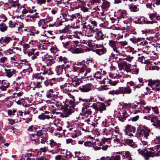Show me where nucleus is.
<instances>
[{
	"label": "nucleus",
	"mask_w": 160,
	"mask_h": 160,
	"mask_svg": "<svg viewBox=\"0 0 160 160\" xmlns=\"http://www.w3.org/2000/svg\"><path fill=\"white\" fill-rule=\"evenodd\" d=\"M82 81L78 78H72L69 80L68 83L65 84L60 86V88L62 91L65 92H67L69 91L72 87H76L81 83Z\"/></svg>",
	"instance_id": "1"
},
{
	"label": "nucleus",
	"mask_w": 160,
	"mask_h": 160,
	"mask_svg": "<svg viewBox=\"0 0 160 160\" xmlns=\"http://www.w3.org/2000/svg\"><path fill=\"white\" fill-rule=\"evenodd\" d=\"M62 15L65 22L73 21L75 22L76 24L79 23L80 22H81L83 19L82 15L79 13L71 15L64 13L62 14Z\"/></svg>",
	"instance_id": "2"
},
{
	"label": "nucleus",
	"mask_w": 160,
	"mask_h": 160,
	"mask_svg": "<svg viewBox=\"0 0 160 160\" xmlns=\"http://www.w3.org/2000/svg\"><path fill=\"white\" fill-rule=\"evenodd\" d=\"M132 89L128 85L126 87H120L116 90H112L108 92V94L112 95L119 94H129L132 93Z\"/></svg>",
	"instance_id": "3"
},
{
	"label": "nucleus",
	"mask_w": 160,
	"mask_h": 160,
	"mask_svg": "<svg viewBox=\"0 0 160 160\" xmlns=\"http://www.w3.org/2000/svg\"><path fill=\"white\" fill-rule=\"evenodd\" d=\"M139 153L146 160H148L150 157L160 156V150L156 152L152 149L148 151L147 149L142 150Z\"/></svg>",
	"instance_id": "4"
},
{
	"label": "nucleus",
	"mask_w": 160,
	"mask_h": 160,
	"mask_svg": "<svg viewBox=\"0 0 160 160\" xmlns=\"http://www.w3.org/2000/svg\"><path fill=\"white\" fill-rule=\"evenodd\" d=\"M72 44L70 48L69 51L73 53H79L83 52V51L80 48V45H81L79 42L77 41H73Z\"/></svg>",
	"instance_id": "5"
},
{
	"label": "nucleus",
	"mask_w": 160,
	"mask_h": 160,
	"mask_svg": "<svg viewBox=\"0 0 160 160\" xmlns=\"http://www.w3.org/2000/svg\"><path fill=\"white\" fill-rule=\"evenodd\" d=\"M116 138L114 139V141L116 142L119 143H122L124 145H127L133 148H136L137 147V145L135 144L133 142V140L132 139H127L126 140H122L120 141V139L117 138V135H115Z\"/></svg>",
	"instance_id": "6"
},
{
	"label": "nucleus",
	"mask_w": 160,
	"mask_h": 160,
	"mask_svg": "<svg viewBox=\"0 0 160 160\" xmlns=\"http://www.w3.org/2000/svg\"><path fill=\"white\" fill-rule=\"evenodd\" d=\"M75 111V108L70 106L64 107L62 111L60 112V116L62 118L67 117Z\"/></svg>",
	"instance_id": "7"
},
{
	"label": "nucleus",
	"mask_w": 160,
	"mask_h": 160,
	"mask_svg": "<svg viewBox=\"0 0 160 160\" xmlns=\"http://www.w3.org/2000/svg\"><path fill=\"white\" fill-rule=\"evenodd\" d=\"M108 45L113 50L117 53V56L122 55V54L120 53L118 50V48L117 47L118 45V41L110 40L109 41Z\"/></svg>",
	"instance_id": "8"
},
{
	"label": "nucleus",
	"mask_w": 160,
	"mask_h": 160,
	"mask_svg": "<svg viewBox=\"0 0 160 160\" xmlns=\"http://www.w3.org/2000/svg\"><path fill=\"white\" fill-rule=\"evenodd\" d=\"M93 86L91 83H88L79 87V90L83 92H87L92 90Z\"/></svg>",
	"instance_id": "9"
},
{
	"label": "nucleus",
	"mask_w": 160,
	"mask_h": 160,
	"mask_svg": "<svg viewBox=\"0 0 160 160\" xmlns=\"http://www.w3.org/2000/svg\"><path fill=\"white\" fill-rule=\"evenodd\" d=\"M117 153L120 154L122 159H127L128 160L132 159L131 153L128 151H123L118 152Z\"/></svg>",
	"instance_id": "10"
},
{
	"label": "nucleus",
	"mask_w": 160,
	"mask_h": 160,
	"mask_svg": "<svg viewBox=\"0 0 160 160\" xmlns=\"http://www.w3.org/2000/svg\"><path fill=\"white\" fill-rule=\"evenodd\" d=\"M120 155V154H117L116 152L114 155L111 157L108 156H103L100 158V160H121Z\"/></svg>",
	"instance_id": "11"
},
{
	"label": "nucleus",
	"mask_w": 160,
	"mask_h": 160,
	"mask_svg": "<svg viewBox=\"0 0 160 160\" xmlns=\"http://www.w3.org/2000/svg\"><path fill=\"white\" fill-rule=\"evenodd\" d=\"M90 25V32L88 33V34L87 35L88 36H92V33L94 32L95 27H97V22L95 21H91L89 22Z\"/></svg>",
	"instance_id": "12"
},
{
	"label": "nucleus",
	"mask_w": 160,
	"mask_h": 160,
	"mask_svg": "<svg viewBox=\"0 0 160 160\" xmlns=\"http://www.w3.org/2000/svg\"><path fill=\"white\" fill-rule=\"evenodd\" d=\"M119 116L118 120L121 122H123L127 118V112L125 110H121L118 112Z\"/></svg>",
	"instance_id": "13"
},
{
	"label": "nucleus",
	"mask_w": 160,
	"mask_h": 160,
	"mask_svg": "<svg viewBox=\"0 0 160 160\" xmlns=\"http://www.w3.org/2000/svg\"><path fill=\"white\" fill-rule=\"evenodd\" d=\"M5 76L9 78H11L14 74H16V70L13 69H5Z\"/></svg>",
	"instance_id": "14"
},
{
	"label": "nucleus",
	"mask_w": 160,
	"mask_h": 160,
	"mask_svg": "<svg viewBox=\"0 0 160 160\" xmlns=\"http://www.w3.org/2000/svg\"><path fill=\"white\" fill-rule=\"evenodd\" d=\"M101 47L100 48L94 50L96 53L99 55H101L106 53L107 52V49L103 45H99Z\"/></svg>",
	"instance_id": "15"
},
{
	"label": "nucleus",
	"mask_w": 160,
	"mask_h": 160,
	"mask_svg": "<svg viewBox=\"0 0 160 160\" xmlns=\"http://www.w3.org/2000/svg\"><path fill=\"white\" fill-rule=\"evenodd\" d=\"M82 119L85 118H88V116L92 113V111L89 109L85 110L83 109H82Z\"/></svg>",
	"instance_id": "16"
},
{
	"label": "nucleus",
	"mask_w": 160,
	"mask_h": 160,
	"mask_svg": "<svg viewBox=\"0 0 160 160\" xmlns=\"http://www.w3.org/2000/svg\"><path fill=\"white\" fill-rule=\"evenodd\" d=\"M49 144L51 148H54L55 147V148H56L58 151H59L61 149V144L57 143L53 139H51L50 140Z\"/></svg>",
	"instance_id": "17"
},
{
	"label": "nucleus",
	"mask_w": 160,
	"mask_h": 160,
	"mask_svg": "<svg viewBox=\"0 0 160 160\" xmlns=\"http://www.w3.org/2000/svg\"><path fill=\"white\" fill-rule=\"evenodd\" d=\"M57 79L55 78L51 79L48 80L44 82V84L46 86H52L56 84V80Z\"/></svg>",
	"instance_id": "18"
},
{
	"label": "nucleus",
	"mask_w": 160,
	"mask_h": 160,
	"mask_svg": "<svg viewBox=\"0 0 160 160\" xmlns=\"http://www.w3.org/2000/svg\"><path fill=\"white\" fill-rule=\"evenodd\" d=\"M65 65L62 64V65H59L57 66L55 68V70L57 74L59 75L62 74L63 72L65 71V69L64 67Z\"/></svg>",
	"instance_id": "19"
},
{
	"label": "nucleus",
	"mask_w": 160,
	"mask_h": 160,
	"mask_svg": "<svg viewBox=\"0 0 160 160\" xmlns=\"http://www.w3.org/2000/svg\"><path fill=\"white\" fill-rule=\"evenodd\" d=\"M150 132L147 131H146V132H139L138 133L141 138H143V139H145L146 140H148V137L149 136V133Z\"/></svg>",
	"instance_id": "20"
},
{
	"label": "nucleus",
	"mask_w": 160,
	"mask_h": 160,
	"mask_svg": "<svg viewBox=\"0 0 160 160\" xmlns=\"http://www.w3.org/2000/svg\"><path fill=\"white\" fill-rule=\"evenodd\" d=\"M147 131L150 132V129L144 125H142L140 124L138 126V127L137 128V132L138 133L139 132H146V131Z\"/></svg>",
	"instance_id": "21"
},
{
	"label": "nucleus",
	"mask_w": 160,
	"mask_h": 160,
	"mask_svg": "<svg viewBox=\"0 0 160 160\" xmlns=\"http://www.w3.org/2000/svg\"><path fill=\"white\" fill-rule=\"evenodd\" d=\"M46 97L48 98H52L53 97H56L55 91L52 89H50L47 92Z\"/></svg>",
	"instance_id": "22"
},
{
	"label": "nucleus",
	"mask_w": 160,
	"mask_h": 160,
	"mask_svg": "<svg viewBox=\"0 0 160 160\" xmlns=\"http://www.w3.org/2000/svg\"><path fill=\"white\" fill-rule=\"evenodd\" d=\"M135 130V128L130 125L128 124L125 127V131L126 132H131L134 133Z\"/></svg>",
	"instance_id": "23"
},
{
	"label": "nucleus",
	"mask_w": 160,
	"mask_h": 160,
	"mask_svg": "<svg viewBox=\"0 0 160 160\" xmlns=\"http://www.w3.org/2000/svg\"><path fill=\"white\" fill-rule=\"evenodd\" d=\"M98 111L102 113L103 111H105L106 110V105L105 103L102 102H98Z\"/></svg>",
	"instance_id": "24"
},
{
	"label": "nucleus",
	"mask_w": 160,
	"mask_h": 160,
	"mask_svg": "<svg viewBox=\"0 0 160 160\" xmlns=\"http://www.w3.org/2000/svg\"><path fill=\"white\" fill-rule=\"evenodd\" d=\"M109 132L112 135L114 134H118L119 133V128L118 126H116L114 128H111L109 130Z\"/></svg>",
	"instance_id": "25"
},
{
	"label": "nucleus",
	"mask_w": 160,
	"mask_h": 160,
	"mask_svg": "<svg viewBox=\"0 0 160 160\" xmlns=\"http://www.w3.org/2000/svg\"><path fill=\"white\" fill-rule=\"evenodd\" d=\"M11 40L12 38L8 36H5L4 38L2 37L0 39L1 43L5 44H8Z\"/></svg>",
	"instance_id": "26"
},
{
	"label": "nucleus",
	"mask_w": 160,
	"mask_h": 160,
	"mask_svg": "<svg viewBox=\"0 0 160 160\" xmlns=\"http://www.w3.org/2000/svg\"><path fill=\"white\" fill-rule=\"evenodd\" d=\"M72 43V42H71L70 41H68L62 44V46L63 48L68 51H69Z\"/></svg>",
	"instance_id": "27"
},
{
	"label": "nucleus",
	"mask_w": 160,
	"mask_h": 160,
	"mask_svg": "<svg viewBox=\"0 0 160 160\" xmlns=\"http://www.w3.org/2000/svg\"><path fill=\"white\" fill-rule=\"evenodd\" d=\"M160 16L158 14L157 12L153 13H150L149 15V18L151 20L153 21L154 20H156L158 19V18H160Z\"/></svg>",
	"instance_id": "28"
},
{
	"label": "nucleus",
	"mask_w": 160,
	"mask_h": 160,
	"mask_svg": "<svg viewBox=\"0 0 160 160\" xmlns=\"http://www.w3.org/2000/svg\"><path fill=\"white\" fill-rule=\"evenodd\" d=\"M96 35V38L97 40H103L105 37H104V35L102 34V32L101 31L98 30L97 31Z\"/></svg>",
	"instance_id": "29"
},
{
	"label": "nucleus",
	"mask_w": 160,
	"mask_h": 160,
	"mask_svg": "<svg viewBox=\"0 0 160 160\" xmlns=\"http://www.w3.org/2000/svg\"><path fill=\"white\" fill-rule=\"evenodd\" d=\"M160 84V80H151L149 81L148 83V85L149 86L151 85H152L151 87H152L153 85H155L156 88Z\"/></svg>",
	"instance_id": "30"
},
{
	"label": "nucleus",
	"mask_w": 160,
	"mask_h": 160,
	"mask_svg": "<svg viewBox=\"0 0 160 160\" xmlns=\"http://www.w3.org/2000/svg\"><path fill=\"white\" fill-rule=\"evenodd\" d=\"M40 74L41 73L33 74L32 76V79H35L37 82H41L42 80L44 79V78L41 76L40 75Z\"/></svg>",
	"instance_id": "31"
},
{
	"label": "nucleus",
	"mask_w": 160,
	"mask_h": 160,
	"mask_svg": "<svg viewBox=\"0 0 160 160\" xmlns=\"http://www.w3.org/2000/svg\"><path fill=\"white\" fill-rule=\"evenodd\" d=\"M52 116H50V115H46L44 113H42L38 116V118L39 119L42 120H44L46 119H49Z\"/></svg>",
	"instance_id": "32"
},
{
	"label": "nucleus",
	"mask_w": 160,
	"mask_h": 160,
	"mask_svg": "<svg viewBox=\"0 0 160 160\" xmlns=\"http://www.w3.org/2000/svg\"><path fill=\"white\" fill-rule=\"evenodd\" d=\"M81 25H82V28L84 29H87V30L90 32L89 22H87L84 21L82 22Z\"/></svg>",
	"instance_id": "33"
},
{
	"label": "nucleus",
	"mask_w": 160,
	"mask_h": 160,
	"mask_svg": "<svg viewBox=\"0 0 160 160\" xmlns=\"http://www.w3.org/2000/svg\"><path fill=\"white\" fill-rule=\"evenodd\" d=\"M82 119L84 120L85 122H87L88 125H91L93 127H95L96 126V124L94 122H93L90 118H85Z\"/></svg>",
	"instance_id": "34"
},
{
	"label": "nucleus",
	"mask_w": 160,
	"mask_h": 160,
	"mask_svg": "<svg viewBox=\"0 0 160 160\" xmlns=\"http://www.w3.org/2000/svg\"><path fill=\"white\" fill-rule=\"evenodd\" d=\"M118 66L120 71L122 70L124 66H125L127 64L126 62H122L121 63L118 62Z\"/></svg>",
	"instance_id": "35"
},
{
	"label": "nucleus",
	"mask_w": 160,
	"mask_h": 160,
	"mask_svg": "<svg viewBox=\"0 0 160 160\" xmlns=\"http://www.w3.org/2000/svg\"><path fill=\"white\" fill-rule=\"evenodd\" d=\"M129 7L132 12H136L139 10V8L137 7L136 5H132L130 4L129 5Z\"/></svg>",
	"instance_id": "36"
},
{
	"label": "nucleus",
	"mask_w": 160,
	"mask_h": 160,
	"mask_svg": "<svg viewBox=\"0 0 160 160\" xmlns=\"http://www.w3.org/2000/svg\"><path fill=\"white\" fill-rule=\"evenodd\" d=\"M8 27L6 26V24L3 23L0 24V30L3 32L7 30Z\"/></svg>",
	"instance_id": "37"
},
{
	"label": "nucleus",
	"mask_w": 160,
	"mask_h": 160,
	"mask_svg": "<svg viewBox=\"0 0 160 160\" xmlns=\"http://www.w3.org/2000/svg\"><path fill=\"white\" fill-rule=\"evenodd\" d=\"M144 39L143 38H131L130 40L133 42H138L141 41H143Z\"/></svg>",
	"instance_id": "38"
},
{
	"label": "nucleus",
	"mask_w": 160,
	"mask_h": 160,
	"mask_svg": "<svg viewBox=\"0 0 160 160\" xmlns=\"http://www.w3.org/2000/svg\"><path fill=\"white\" fill-rule=\"evenodd\" d=\"M110 5L109 2L106 0H103V2L102 5V7L104 9L109 8Z\"/></svg>",
	"instance_id": "39"
},
{
	"label": "nucleus",
	"mask_w": 160,
	"mask_h": 160,
	"mask_svg": "<svg viewBox=\"0 0 160 160\" xmlns=\"http://www.w3.org/2000/svg\"><path fill=\"white\" fill-rule=\"evenodd\" d=\"M143 113H149L151 110V106H148L143 107Z\"/></svg>",
	"instance_id": "40"
},
{
	"label": "nucleus",
	"mask_w": 160,
	"mask_h": 160,
	"mask_svg": "<svg viewBox=\"0 0 160 160\" xmlns=\"http://www.w3.org/2000/svg\"><path fill=\"white\" fill-rule=\"evenodd\" d=\"M126 51L130 53H132V54H134L137 52V51L134 50V49L130 47H128L126 48Z\"/></svg>",
	"instance_id": "41"
},
{
	"label": "nucleus",
	"mask_w": 160,
	"mask_h": 160,
	"mask_svg": "<svg viewBox=\"0 0 160 160\" xmlns=\"http://www.w3.org/2000/svg\"><path fill=\"white\" fill-rule=\"evenodd\" d=\"M60 39L61 41V42L62 44H63L65 42L68 41V39L65 36L62 35L60 37Z\"/></svg>",
	"instance_id": "42"
},
{
	"label": "nucleus",
	"mask_w": 160,
	"mask_h": 160,
	"mask_svg": "<svg viewBox=\"0 0 160 160\" xmlns=\"http://www.w3.org/2000/svg\"><path fill=\"white\" fill-rule=\"evenodd\" d=\"M94 98L92 97H91L90 98L88 99H81V100L84 102H85L87 103H88L90 102H92L94 101Z\"/></svg>",
	"instance_id": "43"
},
{
	"label": "nucleus",
	"mask_w": 160,
	"mask_h": 160,
	"mask_svg": "<svg viewBox=\"0 0 160 160\" xmlns=\"http://www.w3.org/2000/svg\"><path fill=\"white\" fill-rule=\"evenodd\" d=\"M72 100H70V101H69V104L70 105V107H73V108H74V107L75 105L74 98L73 96H72Z\"/></svg>",
	"instance_id": "44"
},
{
	"label": "nucleus",
	"mask_w": 160,
	"mask_h": 160,
	"mask_svg": "<svg viewBox=\"0 0 160 160\" xmlns=\"http://www.w3.org/2000/svg\"><path fill=\"white\" fill-rule=\"evenodd\" d=\"M9 25V27L11 28H14L16 27V26H18V24L17 22H14L12 21H10L8 23Z\"/></svg>",
	"instance_id": "45"
},
{
	"label": "nucleus",
	"mask_w": 160,
	"mask_h": 160,
	"mask_svg": "<svg viewBox=\"0 0 160 160\" xmlns=\"http://www.w3.org/2000/svg\"><path fill=\"white\" fill-rule=\"evenodd\" d=\"M73 156L71 153L69 152L67 150L66 151V155L65 156V158H66L67 160H68V158H71Z\"/></svg>",
	"instance_id": "46"
},
{
	"label": "nucleus",
	"mask_w": 160,
	"mask_h": 160,
	"mask_svg": "<svg viewBox=\"0 0 160 160\" xmlns=\"http://www.w3.org/2000/svg\"><path fill=\"white\" fill-rule=\"evenodd\" d=\"M94 77L96 78L97 79H101V73L100 72L97 71L94 74Z\"/></svg>",
	"instance_id": "47"
},
{
	"label": "nucleus",
	"mask_w": 160,
	"mask_h": 160,
	"mask_svg": "<svg viewBox=\"0 0 160 160\" xmlns=\"http://www.w3.org/2000/svg\"><path fill=\"white\" fill-rule=\"evenodd\" d=\"M140 24H142L145 23L146 21L145 20V18L144 17H141L138 18Z\"/></svg>",
	"instance_id": "48"
},
{
	"label": "nucleus",
	"mask_w": 160,
	"mask_h": 160,
	"mask_svg": "<svg viewBox=\"0 0 160 160\" xmlns=\"http://www.w3.org/2000/svg\"><path fill=\"white\" fill-rule=\"evenodd\" d=\"M118 44L120 45L121 48H123L127 44V42L126 41L118 42Z\"/></svg>",
	"instance_id": "49"
},
{
	"label": "nucleus",
	"mask_w": 160,
	"mask_h": 160,
	"mask_svg": "<svg viewBox=\"0 0 160 160\" xmlns=\"http://www.w3.org/2000/svg\"><path fill=\"white\" fill-rule=\"evenodd\" d=\"M152 125L155 126L156 128L160 129V120H158L156 123H152Z\"/></svg>",
	"instance_id": "50"
},
{
	"label": "nucleus",
	"mask_w": 160,
	"mask_h": 160,
	"mask_svg": "<svg viewBox=\"0 0 160 160\" xmlns=\"http://www.w3.org/2000/svg\"><path fill=\"white\" fill-rule=\"evenodd\" d=\"M150 120L151 122L156 123L158 120V119L157 116H152Z\"/></svg>",
	"instance_id": "51"
},
{
	"label": "nucleus",
	"mask_w": 160,
	"mask_h": 160,
	"mask_svg": "<svg viewBox=\"0 0 160 160\" xmlns=\"http://www.w3.org/2000/svg\"><path fill=\"white\" fill-rule=\"evenodd\" d=\"M107 82L110 85L112 86H115L118 82L112 81V80L110 79H108Z\"/></svg>",
	"instance_id": "52"
},
{
	"label": "nucleus",
	"mask_w": 160,
	"mask_h": 160,
	"mask_svg": "<svg viewBox=\"0 0 160 160\" xmlns=\"http://www.w3.org/2000/svg\"><path fill=\"white\" fill-rule=\"evenodd\" d=\"M126 13L125 11H122V12H121L120 13V15H119V16L117 18L118 19H121L122 18H124V17L126 16Z\"/></svg>",
	"instance_id": "53"
},
{
	"label": "nucleus",
	"mask_w": 160,
	"mask_h": 160,
	"mask_svg": "<svg viewBox=\"0 0 160 160\" xmlns=\"http://www.w3.org/2000/svg\"><path fill=\"white\" fill-rule=\"evenodd\" d=\"M139 72V69L136 68L133 69H131L130 72L132 73L133 74H138Z\"/></svg>",
	"instance_id": "54"
},
{
	"label": "nucleus",
	"mask_w": 160,
	"mask_h": 160,
	"mask_svg": "<svg viewBox=\"0 0 160 160\" xmlns=\"http://www.w3.org/2000/svg\"><path fill=\"white\" fill-rule=\"evenodd\" d=\"M39 52L37 51L35 53H33V55L31 57L32 59L34 60L37 58V56H38L39 54Z\"/></svg>",
	"instance_id": "55"
},
{
	"label": "nucleus",
	"mask_w": 160,
	"mask_h": 160,
	"mask_svg": "<svg viewBox=\"0 0 160 160\" xmlns=\"http://www.w3.org/2000/svg\"><path fill=\"white\" fill-rule=\"evenodd\" d=\"M140 141L141 142V144H142L145 146L148 145V140H146L145 139H143V138H140Z\"/></svg>",
	"instance_id": "56"
},
{
	"label": "nucleus",
	"mask_w": 160,
	"mask_h": 160,
	"mask_svg": "<svg viewBox=\"0 0 160 160\" xmlns=\"http://www.w3.org/2000/svg\"><path fill=\"white\" fill-rule=\"evenodd\" d=\"M75 141L73 140L72 139L69 138L66 139V143L69 144L71 143L72 145H74L75 144Z\"/></svg>",
	"instance_id": "57"
},
{
	"label": "nucleus",
	"mask_w": 160,
	"mask_h": 160,
	"mask_svg": "<svg viewBox=\"0 0 160 160\" xmlns=\"http://www.w3.org/2000/svg\"><path fill=\"white\" fill-rule=\"evenodd\" d=\"M97 112H98V104L93 103L91 106Z\"/></svg>",
	"instance_id": "58"
},
{
	"label": "nucleus",
	"mask_w": 160,
	"mask_h": 160,
	"mask_svg": "<svg viewBox=\"0 0 160 160\" xmlns=\"http://www.w3.org/2000/svg\"><path fill=\"white\" fill-rule=\"evenodd\" d=\"M45 58L49 61V62L50 64H51V62L52 63V58L51 56L46 54V55H45Z\"/></svg>",
	"instance_id": "59"
},
{
	"label": "nucleus",
	"mask_w": 160,
	"mask_h": 160,
	"mask_svg": "<svg viewBox=\"0 0 160 160\" xmlns=\"http://www.w3.org/2000/svg\"><path fill=\"white\" fill-rule=\"evenodd\" d=\"M7 61V58L6 57H3L0 58V62L1 63H4Z\"/></svg>",
	"instance_id": "60"
},
{
	"label": "nucleus",
	"mask_w": 160,
	"mask_h": 160,
	"mask_svg": "<svg viewBox=\"0 0 160 160\" xmlns=\"http://www.w3.org/2000/svg\"><path fill=\"white\" fill-rule=\"evenodd\" d=\"M152 109L156 114H158L159 113L158 109L157 107H152Z\"/></svg>",
	"instance_id": "61"
},
{
	"label": "nucleus",
	"mask_w": 160,
	"mask_h": 160,
	"mask_svg": "<svg viewBox=\"0 0 160 160\" xmlns=\"http://www.w3.org/2000/svg\"><path fill=\"white\" fill-rule=\"evenodd\" d=\"M18 23V26H16V27H18V32L19 31V29H21L24 27V25L22 22H19Z\"/></svg>",
	"instance_id": "62"
},
{
	"label": "nucleus",
	"mask_w": 160,
	"mask_h": 160,
	"mask_svg": "<svg viewBox=\"0 0 160 160\" xmlns=\"http://www.w3.org/2000/svg\"><path fill=\"white\" fill-rule=\"evenodd\" d=\"M110 138H103L102 140V142L103 144H104L106 142H108V143L109 142H110Z\"/></svg>",
	"instance_id": "63"
},
{
	"label": "nucleus",
	"mask_w": 160,
	"mask_h": 160,
	"mask_svg": "<svg viewBox=\"0 0 160 160\" xmlns=\"http://www.w3.org/2000/svg\"><path fill=\"white\" fill-rule=\"evenodd\" d=\"M154 142L155 143H160V137H157L154 139Z\"/></svg>",
	"instance_id": "64"
}]
</instances>
